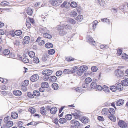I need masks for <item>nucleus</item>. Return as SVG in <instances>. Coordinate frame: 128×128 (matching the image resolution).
I'll list each match as a JSON object with an SVG mask.
<instances>
[{"label": "nucleus", "instance_id": "9d476101", "mask_svg": "<svg viewBox=\"0 0 128 128\" xmlns=\"http://www.w3.org/2000/svg\"><path fill=\"white\" fill-rule=\"evenodd\" d=\"M30 38L29 36H26L24 38L23 41L24 43L28 44L30 42Z\"/></svg>", "mask_w": 128, "mask_h": 128}, {"label": "nucleus", "instance_id": "393cba45", "mask_svg": "<svg viewBox=\"0 0 128 128\" xmlns=\"http://www.w3.org/2000/svg\"><path fill=\"white\" fill-rule=\"evenodd\" d=\"M88 118L85 117H83L82 119V122L86 124L88 122Z\"/></svg>", "mask_w": 128, "mask_h": 128}, {"label": "nucleus", "instance_id": "58836bf2", "mask_svg": "<svg viewBox=\"0 0 128 128\" xmlns=\"http://www.w3.org/2000/svg\"><path fill=\"white\" fill-rule=\"evenodd\" d=\"M108 117L113 122H115L116 120L115 117L113 116L112 115V116H108Z\"/></svg>", "mask_w": 128, "mask_h": 128}, {"label": "nucleus", "instance_id": "20e7f679", "mask_svg": "<svg viewBox=\"0 0 128 128\" xmlns=\"http://www.w3.org/2000/svg\"><path fill=\"white\" fill-rule=\"evenodd\" d=\"M39 78V76L38 74L33 75L30 77V80L33 82L36 81Z\"/></svg>", "mask_w": 128, "mask_h": 128}, {"label": "nucleus", "instance_id": "a19ab883", "mask_svg": "<svg viewBox=\"0 0 128 128\" xmlns=\"http://www.w3.org/2000/svg\"><path fill=\"white\" fill-rule=\"evenodd\" d=\"M111 114V116H112L114 113V110L113 108H110L108 110V112Z\"/></svg>", "mask_w": 128, "mask_h": 128}, {"label": "nucleus", "instance_id": "9b49d317", "mask_svg": "<svg viewBox=\"0 0 128 128\" xmlns=\"http://www.w3.org/2000/svg\"><path fill=\"white\" fill-rule=\"evenodd\" d=\"M13 94L16 96H20L22 94V92L18 90H16L13 92Z\"/></svg>", "mask_w": 128, "mask_h": 128}, {"label": "nucleus", "instance_id": "412c9836", "mask_svg": "<svg viewBox=\"0 0 128 128\" xmlns=\"http://www.w3.org/2000/svg\"><path fill=\"white\" fill-rule=\"evenodd\" d=\"M123 86L122 84H119L116 86V88L119 90H121L123 89Z\"/></svg>", "mask_w": 128, "mask_h": 128}, {"label": "nucleus", "instance_id": "dca6fc26", "mask_svg": "<svg viewBox=\"0 0 128 128\" xmlns=\"http://www.w3.org/2000/svg\"><path fill=\"white\" fill-rule=\"evenodd\" d=\"M69 4L68 3L65 1L61 5L60 7L63 8H68L69 7Z\"/></svg>", "mask_w": 128, "mask_h": 128}, {"label": "nucleus", "instance_id": "f704fd0d", "mask_svg": "<svg viewBox=\"0 0 128 128\" xmlns=\"http://www.w3.org/2000/svg\"><path fill=\"white\" fill-rule=\"evenodd\" d=\"M78 67L77 66H74L70 70L71 73L76 72V73L77 70L78 69Z\"/></svg>", "mask_w": 128, "mask_h": 128}, {"label": "nucleus", "instance_id": "a878e982", "mask_svg": "<svg viewBox=\"0 0 128 128\" xmlns=\"http://www.w3.org/2000/svg\"><path fill=\"white\" fill-rule=\"evenodd\" d=\"M52 87L54 90H57L58 88V86L56 83H54L52 85Z\"/></svg>", "mask_w": 128, "mask_h": 128}, {"label": "nucleus", "instance_id": "de8ad7c7", "mask_svg": "<svg viewBox=\"0 0 128 128\" xmlns=\"http://www.w3.org/2000/svg\"><path fill=\"white\" fill-rule=\"evenodd\" d=\"M48 53L50 55H52L55 52V51L53 49H52L48 50Z\"/></svg>", "mask_w": 128, "mask_h": 128}, {"label": "nucleus", "instance_id": "09e8293b", "mask_svg": "<svg viewBox=\"0 0 128 128\" xmlns=\"http://www.w3.org/2000/svg\"><path fill=\"white\" fill-rule=\"evenodd\" d=\"M72 117V116L71 114H67L65 116L66 118L68 120H71Z\"/></svg>", "mask_w": 128, "mask_h": 128}, {"label": "nucleus", "instance_id": "6ab92c4d", "mask_svg": "<svg viewBox=\"0 0 128 128\" xmlns=\"http://www.w3.org/2000/svg\"><path fill=\"white\" fill-rule=\"evenodd\" d=\"M11 117L14 119L18 117V114L15 112H13L11 114Z\"/></svg>", "mask_w": 128, "mask_h": 128}, {"label": "nucleus", "instance_id": "aec40b11", "mask_svg": "<svg viewBox=\"0 0 128 128\" xmlns=\"http://www.w3.org/2000/svg\"><path fill=\"white\" fill-rule=\"evenodd\" d=\"M26 12L29 15H31L32 14V9L30 7H28L27 10Z\"/></svg>", "mask_w": 128, "mask_h": 128}, {"label": "nucleus", "instance_id": "e2e57ef3", "mask_svg": "<svg viewBox=\"0 0 128 128\" xmlns=\"http://www.w3.org/2000/svg\"><path fill=\"white\" fill-rule=\"evenodd\" d=\"M44 76L42 77V79L44 81H47L49 78L48 76L47 75H44Z\"/></svg>", "mask_w": 128, "mask_h": 128}, {"label": "nucleus", "instance_id": "bf43d9fd", "mask_svg": "<svg viewBox=\"0 0 128 128\" xmlns=\"http://www.w3.org/2000/svg\"><path fill=\"white\" fill-rule=\"evenodd\" d=\"M64 25H63L62 26H59L57 27V29L58 30H62L64 29Z\"/></svg>", "mask_w": 128, "mask_h": 128}, {"label": "nucleus", "instance_id": "4d7b16f0", "mask_svg": "<svg viewBox=\"0 0 128 128\" xmlns=\"http://www.w3.org/2000/svg\"><path fill=\"white\" fill-rule=\"evenodd\" d=\"M45 28H39V31H40L41 33H42L43 34H44V33H45Z\"/></svg>", "mask_w": 128, "mask_h": 128}, {"label": "nucleus", "instance_id": "6e6d98bb", "mask_svg": "<svg viewBox=\"0 0 128 128\" xmlns=\"http://www.w3.org/2000/svg\"><path fill=\"white\" fill-rule=\"evenodd\" d=\"M33 61L34 62L36 63H38L39 62V60L38 58L35 57L33 59Z\"/></svg>", "mask_w": 128, "mask_h": 128}, {"label": "nucleus", "instance_id": "5fc2aeb1", "mask_svg": "<svg viewBox=\"0 0 128 128\" xmlns=\"http://www.w3.org/2000/svg\"><path fill=\"white\" fill-rule=\"evenodd\" d=\"M121 82L123 86H128V82L125 80L122 81Z\"/></svg>", "mask_w": 128, "mask_h": 128}, {"label": "nucleus", "instance_id": "5701e85b", "mask_svg": "<svg viewBox=\"0 0 128 128\" xmlns=\"http://www.w3.org/2000/svg\"><path fill=\"white\" fill-rule=\"evenodd\" d=\"M108 113V110L106 108H104L102 111V114L104 115H106Z\"/></svg>", "mask_w": 128, "mask_h": 128}, {"label": "nucleus", "instance_id": "1a4fd4ad", "mask_svg": "<svg viewBox=\"0 0 128 128\" xmlns=\"http://www.w3.org/2000/svg\"><path fill=\"white\" fill-rule=\"evenodd\" d=\"M41 86L42 88H48V87L49 85L48 84L47 82H43L41 84Z\"/></svg>", "mask_w": 128, "mask_h": 128}, {"label": "nucleus", "instance_id": "0e129e2a", "mask_svg": "<svg viewBox=\"0 0 128 128\" xmlns=\"http://www.w3.org/2000/svg\"><path fill=\"white\" fill-rule=\"evenodd\" d=\"M8 54L9 55V57L11 58H13L15 57V55L14 53H10V51L8 50Z\"/></svg>", "mask_w": 128, "mask_h": 128}, {"label": "nucleus", "instance_id": "cd10ccee", "mask_svg": "<svg viewBox=\"0 0 128 128\" xmlns=\"http://www.w3.org/2000/svg\"><path fill=\"white\" fill-rule=\"evenodd\" d=\"M83 73L84 72L79 68L77 70L76 73L78 75L81 76Z\"/></svg>", "mask_w": 128, "mask_h": 128}, {"label": "nucleus", "instance_id": "f3484780", "mask_svg": "<svg viewBox=\"0 0 128 128\" xmlns=\"http://www.w3.org/2000/svg\"><path fill=\"white\" fill-rule=\"evenodd\" d=\"M43 36L44 37L48 39H50L52 38V35L47 33H44L43 34Z\"/></svg>", "mask_w": 128, "mask_h": 128}, {"label": "nucleus", "instance_id": "7ed1b4c3", "mask_svg": "<svg viewBox=\"0 0 128 128\" xmlns=\"http://www.w3.org/2000/svg\"><path fill=\"white\" fill-rule=\"evenodd\" d=\"M52 71L49 69L44 70L42 72V74L43 75H47L48 76L50 75L52 73Z\"/></svg>", "mask_w": 128, "mask_h": 128}, {"label": "nucleus", "instance_id": "f8f14e48", "mask_svg": "<svg viewBox=\"0 0 128 128\" xmlns=\"http://www.w3.org/2000/svg\"><path fill=\"white\" fill-rule=\"evenodd\" d=\"M57 111V109L55 107H52L50 109V113L52 114H55Z\"/></svg>", "mask_w": 128, "mask_h": 128}, {"label": "nucleus", "instance_id": "2eb2a0df", "mask_svg": "<svg viewBox=\"0 0 128 128\" xmlns=\"http://www.w3.org/2000/svg\"><path fill=\"white\" fill-rule=\"evenodd\" d=\"M102 90L106 93L109 92V88L107 86L104 85L102 87Z\"/></svg>", "mask_w": 128, "mask_h": 128}, {"label": "nucleus", "instance_id": "0eeeda50", "mask_svg": "<svg viewBox=\"0 0 128 128\" xmlns=\"http://www.w3.org/2000/svg\"><path fill=\"white\" fill-rule=\"evenodd\" d=\"M49 2L54 6H59V4L57 2V1L56 0H50Z\"/></svg>", "mask_w": 128, "mask_h": 128}, {"label": "nucleus", "instance_id": "ea45409f", "mask_svg": "<svg viewBox=\"0 0 128 128\" xmlns=\"http://www.w3.org/2000/svg\"><path fill=\"white\" fill-rule=\"evenodd\" d=\"M92 81V79L90 78H86L84 81L86 84H88L90 83Z\"/></svg>", "mask_w": 128, "mask_h": 128}, {"label": "nucleus", "instance_id": "37998d69", "mask_svg": "<svg viewBox=\"0 0 128 128\" xmlns=\"http://www.w3.org/2000/svg\"><path fill=\"white\" fill-rule=\"evenodd\" d=\"M0 5L1 6H4L8 5V2L6 1H5L1 2Z\"/></svg>", "mask_w": 128, "mask_h": 128}, {"label": "nucleus", "instance_id": "c03bdc74", "mask_svg": "<svg viewBox=\"0 0 128 128\" xmlns=\"http://www.w3.org/2000/svg\"><path fill=\"white\" fill-rule=\"evenodd\" d=\"M27 95L30 98H34V96L30 92H28L27 93Z\"/></svg>", "mask_w": 128, "mask_h": 128}, {"label": "nucleus", "instance_id": "6e6552de", "mask_svg": "<svg viewBox=\"0 0 128 128\" xmlns=\"http://www.w3.org/2000/svg\"><path fill=\"white\" fill-rule=\"evenodd\" d=\"M124 102V100L122 99L118 100L116 102V105L117 106H120L122 105Z\"/></svg>", "mask_w": 128, "mask_h": 128}, {"label": "nucleus", "instance_id": "774afa93", "mask_svg": "<svg viewBox=\"0 0 128 128\" xmlns=\"http://www.w3.org/2000/svg\"><path fill=\"white\" fill-rule=\"evenodd\" d=\"M74 59L72 58V57L69 56L66 58V60L68 61H71L73 60Z\"/></svg>", "mask_w": 128, "mask_h": 128}, {"label": "nucleus", "instance_id": "f257e3e1", "mask_svg": "<svg viewBox=\"0 0 128 128\" xmlns=\"http://www.w3.org/2000/svg\"><path fill=\"white\" fill-rule=\"evenodd\" d=\"M116 76L119 77L120 78L123 77L124 75L123 72L121 70L118 69L116 70L115 72Z\"/></svg>", "mask_w": 128, "mask_h": 128}, {"label": "nucleus", "instance_id": "a18cd8bd", "mask_svg": "<svg viewBox=\"0 0 128 128\" xmlns=\"http://www.w3.org/2000/svg\"><path fill=\"white\" fill-rule=\"evenodd\" d=\"M70 6L72 8H76L77 6L76 3L74 2H72L70 4Z\"/></svg>", "mask_w": 128, "mask_h": 128}, {"label": "nucleus", "instance_id": "864d4df0", "mask_svg": "<svg viewBox=\"0 0 128 128\" xmlns=\"http://www.w3.org/2000/svg\"><path fill=\"white\" fill-rule=\"evenodd\" d=\"M22 61L24 63H28L29 62V60L26 58H24L22 59Z\"/></svg>", "mask_w": 128, "mask_h": 128}, {"label": "nucleus", "instance_id": "423d86ee", "mask_svg": "<svg viewBox=\"0 0 128 128\" xmlns=\"http://www.w3.org/2000/svg\"><path fill=\"white\" fill-rule=\"evenodd\" d=\"M118 124V126L121 128H125L127 126L126 123L122 120H120Z\"/></svg>", "mask_w": 128, "mask_h": 128}, {"label": "nucleus", "instance_id": "79ce46f5", "mask_svg": "<svg viewBox=\"0 0 128 128\" xmlns=\"http://www.w3.org/2000/svg\"><path fill=\"white\" fill-rule=\"evenodd\" d=\"M14 44L15 45V47H17L20 44L19 41L16 40L14 42Z\"/></svg>", "mask_w": 128, "mask_h": 128}, {"label": "nucleus", "instance_id": "338daca9", "mask_svg": "<svg viewBox=\"0 0 128 128\" xmlns=\"http://www.w3.org/2000/svg\"><path fill=\"white\" fill-rule=\"evenodd\" d=\"M68 21L70 23L72 24H75L76 22L74 19L71 18L69 19Z\"/></svg>", "mask_w": 128, "mask_h": 128}, {"label": "nucleus", "instance_id": "7c9ffc66", "mask_svg": "<svg viewBox=\"0 0 128 128\" xmlns=\"http://www.w3.org/2000/svg\"><path fill=\"white\" fill-rule=\"evenodd\" d=\"M33 95L34 96H38L40 95V92L39 91L37 90H34L33 92Z\"/></svg>", "mask_w": 128, "mask_h": 128}, {"label": "nucleus", "instance_id": "f03ea898", "mask_svg": "<svg viewBox=\"0 0 128 128\" xmlns=\"http://www.w3.org/2000/svg\"><path fill=\"white\" fill-rule=\"evenodd\" d=\"M87 41L88 42L92 45L95 46L96 44L95 42L94 41L92 37L90 36H87Z\"/></svg>", "mask_w": 128, "mask_h": 128}, {"label": "nucleus", "instance_id": "c85d7f7f", "mask_svg": "<svg viewBox=\"0 0 128 128\" xmlns=\"http://www.w3.org/2000/svg\"><path fill=\"white\" fill-rule=\"evenodd\" d=\"M29 81L28 80H26L23 82L22 86H26L29 84Z\"/></svg>", "mask_w": 128, "mask_h": 128}, {"label": "nucleus", "instance_id": "ddd939ff", "mask_svg": "<svg viewBox=\"0 0 128 128\" xmlns=\"http://www.w3.org/2000/svg\"><path fill=\"white\" fill-rule=\"evenodd\" d=\"M77 14H78L74 10L71 11L70 13V15L71 16L74 17L75 18L77 16Z\"/></svg>", "mask_w": 128, "mask_h": 128}, {"label": "nucleus", "instance_id": "49530a36", "mask_svg": "<svg viewBox=\"0 0 128 128\" xmlns=\"http://www.w3.org/2000/svg\"><path fill=\"white\" fill-rule=\"evenodd\" d=\"M4 121L5 123H6V126L7 127H8V116H7L4 118Z\"/></svg>", "mask_w": 128, "mask_h": 128}, {"label": "nucleus", "instance_id": "4468645a", "mask_svg": "<svg viewBox=\"0 0 128 128\" xmlns=\"http://www.w3.org/2000/svg\"><path fill=\"white\" fill-rule=\"evenodd\" d=\"M40 113L43 116H45L46 114V112L44 107H41L40 108Z\"/></svg>", "mask_w": 128, "mask_h": 128}, {"label": "nucleus", "instance_id": "e433bc0d", "mask_svg": "<svg viewBox=\"0 0 128 128\" xmlns=\"http://www.w3.org/2000/svg\"><path fill=\"white\" fill-rule=\"evenodd\" d=\"M67 32H66L64 29L60 31L59 32V34L61 36H63L66 34Z\"/></svg>", "mask_w": 128, "mask_h": 128}, {"label": "nucleus", "instance_id": "8fccbe9b", "mask_svg": "<svg viewBox=\"0 0 128 128\" xmlns=\"http://www.w3.org/2000/svg\"><path fill=\"white\" fill-rule=\"evenodd\" d=\"M22 33L21 31L20 30H16L15 32V34L16 36H20Z\"/></svg>", "mask_w": 128, "mask_h": 128}, {"label": "nucleus", "instance_id": "4c0bfd02", "mask_svg": "<svg viewBox=\"0 0 128 128\" xmlns=\"http://www.w3.org/2000/svg\"><path fill=\"white\" fill-rule=\"evenodd\" d=\"M64 26L66 30H70L72 29L71 26L69 24H64Z\"/></svg>", "mask_w": 128, "mask_h": 128}, {"label": "nucleus", "instance_id": "72a5a7b5", "mask_svg": "<svg viewBox=\"0 0 128 128\" xmlns=\"http://www.w3.org/2000/svg\"><path fill=\"white\" fill-rule=\"evenodd\" d=\"M97 85L95 82H92L90 84V86L92 88H96Z\"/></svg>", "mask_w": 128, "mask_h": 128}, {"label": "nucleus", "instance_id": "bb28decb", "mask_svg": "<svg viewBox=\"0 0 128 128\" xmlns=\"http://www.w3.org/2000/svg\"><path fill=\"white\" fill-rule=\"evenodd\" d=\"M67 121L66 119L64 118H61L58 120V122L61 124H64Z\"/></svg>", "mask_w": 128, "mask_h": 128}, {"label": "nucleus", "instance_id": "c9c22d12", "mask_svg": "<svg viewBox=\"0 0 128 128\" xmlns=\"http://www.w3.org/2000/svg\"><path fill=\"white\" fill-rule=\"evenodd\" d=\"M98 22L97 21L95 20L92 23L93 25L92 28L94 31L95 28H96V26L97 25V23H98Z\"/></svg>", "mask_w": 128, "mask_h": 128}, {"label": "nucleus", "instance_id": "c756f323", "mask_svg": "<svg viewBox=\"0 0 128 128\" xmlns=\"http://www.w3.org/2000/svg\"><path fill=\"white\" fill-rule=\"evenodd\" d=\"M3 56H7L6 57H8V49H5L2 52V54Z\"/></svg>", "mask_w": 128, "mask_h": 128}, {"label": "nucleus", "instance_id": "a211bd4d", "mask_svg": "<svg viewBox=\"0 0 128 128\" xmlns=\"http://www.w3.org/2000/svg\"><path fill=\"white\" fill-rule=\"evenodd\" d=\"M83 17L82 15H78L76 16L75 19L78 21L81 22L83 19Z\"/></svg>", "mask_w": 128, "mask_h": 128}, {"label": "nucleus", "instance_id": "473e14b6", "mask_svg": "<svg viewBox=\"0 0 128 128\" xmlns=\"http://www.w3.org/2000/svg\"><path fill=\"white\" fill-rule=\"evenodd\" d=\"M28 54L31 58L34 57L35 55L34 53L32 51L29 52L28 53Z\"/></svg>", "mask_w": 128, "mask_h": 128}, {"label": "nucleus", "instance_id": "3c124183", "mask_svg": "<svg viewBox=\"0 0 128 128\" xmlns=\"http://www.w3.org/2000/svg\"><path fill=\"white\" fill-rule=\"evenodd\" d=\"M117 54L118 55L120 56L122 52V50L120 48H118L117 49Z\"/></svg>", "mask_w": 128, "mask_h": 128}, {"label": "nucleus", "instance_id": "13d9d810", "mask_svg": "<svg viewBox=\"0 0 128 128\" xmlns=\"http://www.w3.org/2000/svg\"><path fill=\"white\" fill-rule=\"evenodd\" d=\"M62 73V72L60 70L57 71L56 73V75L57 76H61Z\"/></svg>", "mask_w": 128, "mask_h": 128}, {"label": "nucleus", "instance_id": "052dcab7", "mask_svg": "<svg viewBox=\"0 0 128 128\" xmlns=\"http://www.w3.org/2000/svg\"><path fill=\"white\" fill-rule=\"evenodd\" d=\"M112 91L115 92L116 90V88L115 86H110L109 88Z\"/></svg>", "mask_w": 128, "mask_h": 128}, {"label": "nucleus", "instance_id": "680f3d73", "mask_svg": "<svg viewBox=\"0 0 128 128\" xmlns=\"http://www.w3.org/2000/svg\"><path fill=\"white\" fill-rule=\"evenodd\" d=\"M64 73L65 74H69L71 73L70 70L68 69H65L64 70Z\"/></svg>", "mask_w": 128, "mask_h": 128}, {"label": "nucleus", "instance_id": "69168bd1", "mask_svg": "<svg viewBox=\"0 0 128 128\" xmlns=\"http://www.w3.org/2000/svg\"><path fill=\"white\" fill-rule=\"evenodd\" d=\"M6 32V30H4L1 29L0 30V35H3Z\"/></svg>", "mask_w": 128, "mask_h": 128}, {"label": "nucleus", "instance_id": "4be33fe9", "mask_svg": "<svg viewBox=\"0 0 128 128\" xmlns=\"http://www.w3.org/2000/svg\"><path fill=\"white\" fill-rule=\"evenodd\" d=\"M50 82H56L57 80V78L55 76H52L50 77V78L49 79Z\"/></svg>", "mask_w": 128, "mask_h": 128}, {"label": "nucleus", "instance_id": "2f4dec72", "mask_svg": "<svg viewBox=\"0 0 128 128\" xmlns=\"http://www.w3.org/2000/svg\"><path fill=\"white\" fill-rule=\"evenodd\" d=\"M45 46L47 48H50L53 47V45L50 43L48 42L46 44Z\"/></svg>", "mask_w": 128, "mask_h": 128}, {"label": "nucleus", "instance_id": "39448f33", "mask_svg": "<svg viewBox=\"0 0 128 128\" xmlns=\"http://www.w3.org/2000/svg\"><path fill=\"white\" fill-rule=\"evenodd\" d=\"M70 123L72 125L71 126H80L79 122L76 120H73L70 121Z\"/></svg>", "mask_w": 128, "mask_h": 128}, {"label": "nucleus", "instance_id": "b1692460", "mask_svg": "<svg viewBox=\"0 0 128 128\" xmlns=\"http://www.w3.org/2000/svg\"><path fill=\"white\" fill-rule=\"evenodd\" d=\"M80 68L83 72H84V71H86L88 69L87 66H82Z\"/></svg>", "mask_w": 128, "mask_h": 128}, {"label": "nucleus", "instance_id": "603ef678", "mask_svg": "<svg viewBox=\"0 0 128 128\" xmlns=\"http://www.w3.org/2000/svg\"><path fill=\"white\" fill-rule=\"evenodd\" d=\"M8 34L12 36H14L15 34V32L13 30H11L8 32Z\"/></svg>", "mask_w": 128, "mask_h": 128}]
</instances>
